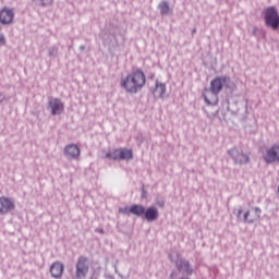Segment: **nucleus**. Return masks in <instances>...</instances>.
Returning <instances> with one entry per match:
<instances>
[{
  "label": "nucleus",
  "instance_id": "obj_34",
  "mask_svg": "<svg viewBox=\"0 0 279 279\" xmlns=\"http://www.w3.org/2000/svg\"><path fill=\"white\" fill-rule=\"evenodd\" d=\"M90 279H97V278H95V277H92Z\"/></svg>",
  "mask_w": 279,
  "mask_h": 279
},
{
  "label": "nucleus",
  "instance_id": "obj_30",
  "mask_svg": "<svg viewBox=\"0 0 279 279\" xmlns=\"http://www.w3.org/2000/svg\"><path fill=\"white\" fill-rule=\"evenodd\" d=\"M96 232H99L100 234H104V229H96Z\"/></svg>",
  "mask_w": 279,
  "mask_h": 279
},
{
  "label": "nucleus",
  "instance_id": "obj_4",
  "mask_svg": "<svg viewBox=\"0 0 279 279\" xmlns=\"http://www.w3.org/2000/svg\"><path fill=\"white\" fill-rule=\"evenodd\" d=\"M88 258L80 256L76 262L75 278L85 279L88 276Z\"/></svg>",
  "mask_w": 279,
  "mask_h": 279
},
{
  "label": "nucleus",
  "instance_id": "obj_25",
  "mask_svg": "<svg viewBox=\"0 0 279 279\" xmlns=\"http://www.w3.org/2000/svg\"><path fill=\"white\" fill-rule=\"evenodd\" d=\"M8 99V97H5V94L0 92V104H3V101H5Z\"/></svg>",
  "mask_w": 279,
  "mask_h": 279
},
{
  "label": "nucleus",
  "instance_id": "obj_20",
  "mask_svg": "<svg viewBox=\"0 0 279 279\" xmlns=\"http://www.w3.org/2000/svg\"><path fill=\"white\" fill-rule=\"evenodd\" d=\"M48 56L50 58H56L58 56V46H52L48 48Z\"/></svg>",
  "mask_w": 279,
  "mask_h": 279
},
{
  "label": "nucleus",
  "instance_id": "obj_27",
  "mask_svg": "<svg viewBox=\"0 0 279 279\" xmlns=\"http://www.w3.org/2000/svg\"><path fill=\"white\" fill-rule=\"evenodd\" d=\"M121 213H124V215H128V213H130V208L125 207L124 209L121 210Z\"/></svg>",
  "mask_w": 279,
  "mask_h": 279
},
{
  "label": "nucleus",
  "instance_id": "obj_9",
  "mask_svg": "<svg viewBox=\"0 0 279 279\" xmlns=\"http://www.w3.org/2000/svg\"><path fill=\"white\" fill-rule=\"evenodd\" d=\"M14 208V201L5 196L0 197V215H8V213H12Z\"/></svg>",
  "mask_w": 279,
  "mask_h": 279
},
{
  "label": "nucleus",
  "instance_id": "obj_28",
  "mask_svg": "<svg viewBox=\"0 0 279 279\" xmlns=\"http://www.w3.org/2000/svg\"><path fill=\"white\" fill-rule=\"evenodd\" d=\"M256 32H258V28H257V27H253L252 35H253V36H256Z\"/></svg>",
  "mask_w": 279,
  "mask_h": 279
},
{
  "label": "nucleus",
  "instance_id": "obj_31",
  "mask_svg": "<svg viewBox=\"0 0 279 279\" xmlns=\"http://www.w3.org/2000/svg\"><path fill=\"white\" fill-rule=\"evenodd\" d=\"M192 34H197V28H193Z\"/></svg>",
  "mask_w": 279,
  "mask_h": 279
},
{
  "label": "nucleus",
  "instance_id": "obj_21",
  "mask_svg": "<svg viewBox=\"0 0 279 279\" xmlns=\"http://www.w3.org/2000/svg\"><path fill=\"white\" fill-rule=\"evenodd\" d=\"M253 210H255L253 219H255V221H258V219H260V215H263V210L260 209V207H254Z\"/></svg>",
  "mask_w": 279,
  "mask_h": 279
},
{
  "label": "nucleus",
  "instance_id": "obj_11",
  "mask_svg": "<svg viewBox=\"0 0 279 279\" xmlns=\"http://www.w3.org/2000/svg\"><path fill=\"white\" fill-rule=\"evenodd\" d=\"M177 269L179 274L183 276H193V266H191V262L186 259H180L177 263Z\"/></svg>",
  "mask_w": 279,
  "mask_h": 279
},
{
  "label": "nucleus",
  "instance_id": "obj_15",
  "mask_svg": "<svg viewBox=\"0 0 279 279\" xmlns=\"http://www.w3.org/2000/svg\"><path fill=\"white\" fill-rule=\"evenodd\" d=\"M144 217L146 221H156L159 217L158 209L156 207H148L145 209Z\"/></svg>",
  "mask_w": 279,
  "mask_h": 279
},
{
  "label": "nucleus",
  "instance_id": "obj_5",
  "mask_svg": "<svg viewBox=\"0 0 279 279\" xmlns=\"http://www.w3.org/2000/svg\"><path fill=\"white\" fill-rule=\"evenodd\" d=\"M228 154L230 155V158H232L234 165H247V162H250V156L236 147L229 149Z\"/></svg>",
  "mask_w": 279,
  "mask_h": 279
},
{
  "label": "nucleus",
  "instance_id": "obj_3",
  "mask_svg": "<svg viewBox=\"0 0 279 279\" xmlns=\"http://www.w3.org/2000/svg\"><path fill=\"white\" fill-rule=\"evenodd\" d=\"M106 158H109V160H132L134 155L130 148H117L107 153Z\"/></svg>",
  "mask_w": 279,
  "mask_h": 279
},
{
  "label": "nucleus",
  "instance_id": "obj_8",
  "mask_svg": "<svg viewBox=\"0 0 279 279\" xmlns=\"http://www.w3.org/2000/svg\"><path fill=\"white\" fill-rule=\"evenodd\" d=\"M63 156L70 160H80V147L75 144H69L63 149Z\"/></svg>",
  "mask_w": 279,
  "mask_h": 279
},
{
  "label": "nucleus",
  "instance_id": "obj_1",
  "mask_svg": "<svg viewBox=\"0 0 279 279\" xmlns=\"http://www.w3.org/2000/svg\"><path fill=\"white\" fill-rule=\"evenodd\" d=\"M147 78L145 77V73L143 70L137 69L133 71L131 74L126 75L124 78H121L120 86L124 88L126 93L131 95H136L143 86H145Z\"/></svg>",
  "mask_w": 279,
  "mask_h": 279
},
{
  "label": "nucleus",
  "instance_id": "obj_16",
  "mask_svg": "<svg viewBox=\"0 0 279 279\" xmlns=\"http://www.w3.org/2000/svg\"><path fill=\"white\" fill-rule=\"evenodd\" d=\"M145 206L143 205H132L129 208V215H135L136 217H143L145 215Z\"/></svg>",
  "mask_w": 279,
  "mask_h": 279
},
{
  "label": "nucleus",
  "instance_id": "obj_2",
  "mask_svg": "<svg viewBox=\"0 0 279 279\" xmlns=\"http://www.w3.org/2000/svg\"><path fill=\"white\" fill-rule=\"evenodd\" d=\"M264 21L265 25L267 27H271L274 32H277V29H279V14L278 10H276V7H268L265 10Z\"/></svg>",
  "mask_w": 279,
  "mask_h": 279
},
{
  "label": "nucleus",
  "instance_id": "obj_12",
  "mask_svg": "<svg viewBox=\"0 0 279 279\" xmlns=\"http://www.w3.org/2000/svg\"><path fill=\"white\" fill-rule=\"evenodd\" d=\"M48 106L51 110V114L56 117V114H62L64 112V105L62 104V100L54 98L53 100H50L48 102Z\"/></svg>",
  "mask_w": 279,
  "mask_h": 279
},
{
  "label": "nucleus",
  "instance_id": "obj_23",
  "mask_svg": "<svg viewBox=\"0 0 279 279\" xmlns=\"http://www.w3.org/2000/svg\"><path fill=\"white\" fill-rule=\"evenodd\" d=\"M156 205H157L159 208H165V199H162V198H157V199H156Z\"/></svg>",
  "mask_w": 279,
  "mask_h": 279
},
{
  "label": "nucleus",
  "instance_id": "obj_33",
  "mask_svg": "<svg viewBox=\"0 0 279 279\" xmlns=\"http://www.w3.org/2000/svg\"><path fill=\"white\" fill-rule=\"evenodd\" d=\"M175 276V272H171L170 278H173Z\"/></svg>",
  "mask_w": 279,
  "mask_h": 279
},
{
  "label": "nucleus",
  "instance_id": "obj_6",
  "mask_svg": "<svg viewBox=\"0 0 279 279\" xmlns=\"http://www.w3.org/2000/svg\"><path fill=\"white\" fill-rule=\"evenodd\" d=\"M226 82H230V77L218 76L211 81L209 90L211 92V95H214L215 99H217V95L223 90V84H226Z\"/></svg>",
  "mask_w": 279,
  "mask_h": 279
},
{
  "label": "nucleus",
  "instance_id": "obj_18",
  "mask_svg": "<svg viewBox=\"0 0 279 279\" xmlns=\"http://www.w3.org/2000/svg\"><path fill=\"white\" fill-rule=\"evenodd\" d=\"M35 5H41V7H47L51 5L53 3V0H32Z\"/></svg>",
  "mask_w": 279,
  "mask_h": 279
},
{
  "label": "nucleus",
  "instance_id": "obj_10",
  "mask_svg": "<svg viewBox=\"0 0 279 279\" xmlns=\"http://www.w3.org/2000/svg\"><path fill=\"white\" fill-rule=\"evenodd\" d=\"M14 21V9L4 7L0 11V23L1 25H10Z\"/></svg>",
  "mask_w": 279,
  "mask_h": 279
},
{
  "label": "nucleus",
  "instance_id": "obj_26",
  "mask_svg": "<svg viewBox=\"0 0 279 279\" xmlns=\"http://www.w3.org/2000/svg\"><path fill=\"white\" fill-rule=\"evenodd\" d=\"M241 215H243V208H242V207H240V208L238 209V213H236L238 219H241Z\"/></svg>",
  "mask_w": 279,
  "mask_h": 279
},
{
  "label": "nucleus",
  "instance_id": "obj_14",
  "mask_svg": "<svg viewBox=\"0 0 279 279\" xmlns=\"http://www.w3.org/2000/svg\"><path fill=\"white\" fill-rule=\"evenodd\" d=\"M153 93H154L155 97L162 99V97H165V93H167V84L159 83L158 81H156L155 89Z\"/></svg>",
  "mask_w": 279,
  "mask_h": 279
},
{
  "label": "nucleus",
  "instance_id": "obj_13",
  "mask_svg": "<svg viewBox=\"0 0 279 279\" xmlns=\"http://www.w3.org/2000/svg\"><path fill=\"white\" fill-rule=\"evenodd\" d=\"M62 274H64V264L61 262H54L50 266V276L54 279L62 278Z\"/></svg>",
  "mask_w": 279,
  "mask_h": 279
},
{
  "label": "nucleus",
  "instance_id": "obj_32",
  "mask_svg": "<svg viewBox=\"0 0 279 279\" xmlns=\"http://www.w3.org/2000/svg\"><path fill=\"white\" fill-rule=\"evenodd\" d=\"M84 49H85L84 46H81V47H80V50H81V51H84Z\"/></svg>",
  "mask_w": 279,
  "mask_h": 279
},
{
  "label": "nucleus",
  "instance_id": "obj_29",
  "mask_svg": "<svg viewBox=\"0 0 279 279\" xmlns=\"http://www.w3.org/2000/svg\"><path fill=\"white\" fill-rule=\"evenodd\" d=\"M105 279H114V277L111 276V275H106V276H105Z\"/></svg>",
  "mask_w": 279,
  "mask_h": 279
},
{
  "label": "nucleus",
  "instance_id": "obj_24",
  "mask_svg": "<svg viewBox=\"0 0 279 279\" xmlns=\"http://www.w3.org/2000/svg\"><path fill=\"white\" fill-rule=\"evenodd\" d=\"M5 45V36L3 33H1V27H0V47H3Z\"/></svg>",
  "mask_w": 279,
  "mask_h": 279
},
{
  "label": "nucleus",
  "instance_id": "obj_22",
  "mask_svg": "<svg viewBox=\"0 0 279 279\" xmlns=\"http://www.w3.org/2000/svg\"><path fill=\"white\" fill-rule=\"evenodd\" d=\"M203 97H204L205 102L207 104V106H217V100H215L214 102L210 101V99H208V96L206 94H203Z\"/></svg>",
  "mask_w": 279,
  "mask_h": 279
},
{
  "label": "nucleus",
  "instance_id": "obj_19",
  "mask_svg": "<svg viewBox=\"0 0 279 279\" xmlns=\"http://www.w3.org/2000/svg\"><path fill=\"white\" fill-rule=\"evenodd\" d=\"M242 221H243L244 223H254V221H256V220L254 219V216H250V211H246V213L243 215Z\"/></svg>",
  "mask_w": 279,
  "mask_h": 279
},
{
  "label": "nucleus",
  "instance_id": "obj_7",
  "mask_svg": "<svg viewBox=\"0 0 279 279\" xmlns=\"http://www.w3.org/2000/svg\"><path fill=\"white\" fill-rule=\"evenodd\" d=\"M264 160L266 165H274V162H279V144H274L271 147L266 149Z\"/></svg>",
  "mask_w": 279,
  "mask_h": 279
},
{
  "label": "nucleus",
  "instance_id": "obj_17",
  "mask_svg": "<svg viewBox=\"0 0 279 279\" xmlns=\"http://www.w3.org/2000/svg\"><path fill=\"white\" fill-rule=\"evenodd\" d=\"M159 12L161 16H169V14H171V7H169V2H167V0L159 3Z\"/></svg>",
  "mask_w": 279,
  "mask_h": 279
}]
</instances>
